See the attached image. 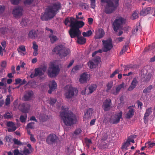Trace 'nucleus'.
I'll use <instances>...</instances> for the list:
<instances>
[{
  "mask_svg": "<svg viewBox=\"0 0 155 155\" xmlns=\"http://www.w3.org/2000/svg\"><path fill=\"white\" fill-rule=\"evenodd\" d=\"M135 68V67L134 64H130L125 66L124 70L126 71L127 70H129L130 69H134Z\"/></svg>",
  "mask_w": 155,
  "mask_h": 155,
  "instance_id": "40",
  "label": "nucleus"
},
{
  "mask_svg": "<svg viewBox=\"0 0 155 155\" xmlns=\"http://www.w3.org/2000/svg\"><path fill=\"white\" fill-rule=\"evenodd\" d=\"M70 25V27L71 28L69 31V33L70 35L71 36H78L79 34L81 32L79 28L83 27L84 25V22L82 21H74V18L71 17Z\"/></svg>",
  "mask_w": 155,
  "mask_h": 155,
  "instance_id": "1",
  "label": "nucleus"
},
{
  "mask_svg": "<svg viewBox=\"0 0 155 155\" xmlns=\"http://www.w3.org/2000/svg\"><path fill=\"white\" fill-rule=\"evenodd\" d=\"M119 72V71L118 69L116 70L114 72L111 74L110 76V77L111 78H112L114 77V76L116 74H118Z\"/></svg>",
  "mask_w": 155,
  "mask_h": 155,
  "instance_id": "55",
  "label": "nucleus"
},
{
  "mask_svg": "<svg viewBox=\"0 0 155 155\" xmlns=\"http://www.w3.org/2000/svg\"><path fill=\"white\" fill-rule=\"evenodd\" d=\"M92 111L93 110L91 108H89L87 109L86 113L84 115V118L86 119L91 118Z\"/></svg>",
  "mask_w": 155,
  "mask_h": 155,
  "instance_id": "26",
  "label": "nucleus"
},
{
  "mask_svg": "<svg viewBox=\"0 0 155 155\" xmlns=\"http://www.w3.org/2000/svg\"><path fill=\"white\" fill-rule=\"evenodd\" d=\"M88 65L90 68H95L97 66L96 64L92 60L90 61L88 63Z\"/></svg>",
  "mask_w": 155,
  "mask_h": 155,
  "instance_id": "33",
  "label": "nucleus"
},
{
  "mask_svg": "<svg viewBox=\"0 0 155 155\" xmlns=\"http://www.w3.org/2000/svg\"><path fill=\"white\" fill-rule=\"evenodd\" d=\"M32 48L34 50H38V46L37 44L36 43L35 41H34L32 43Z\"/></svg>",
  "mask_w": 155,
  "mask_h": 155,
  "instance_id": "54",
  "label": "nucleus"
},
{
  "mask_svg": "<svg viewBox=\"0 0 155 155\" xmlns=\"http://www.w3.org/2000/svg\"><path fill=\"white\" fill-rule=\"evenodd\" d=\"M137 103L138 105V107H140V108L141 109H142V107L143 106V104L142 102L139 101H137Z\"/></svg>",
  "mask_w": 155,
  "mask_h": 155,
  "instance_id": "61",
  "label": "nucleus"
},
{
  "mask_svg": "<svg viewBox=\"0 0 155 155\" xmlns=\"http://www.w3.org/2000/svg\"><path fill=\"white\" fill-rule=\"evenodd\" d=\"M128 48V46L127 45H125L124 46L123 49L121 50L120 52L121 55L123 54L127 51V48Z\"/></svg>",
  "mask_w": 155,
  "mask_h": 155,
  "instance_id": "52",
  "label": "nucleus"
},
{
  "mask_svg": "<svg viewBox=\"0 0 155 155\" xmlns=\"http://www.w3.org/2000/svg\"><path fill=\"white\" fill-rule=\"evenodd\" d=\"M13 153L14 155H18L19 154H21L19 150L18 149H15L14 150Z\"/></svg>",
  "mask_w": 155,
  "mask_h": 155,
  "instance_id": "64",
  "label": "nucleus"
},
{
  "mask_svg": "<svg viewBox=\"0 0 155 155\" xmlns=\"http://www.w3.org/2000/svg\"><path fill=\"white\" fill-rule=\"evenodd\" d=\"M9 31V29L5 27L0 28V33L4 35Z\"/></svg>",
  "mask_w": 155,
  "mask_h": 155,
  "instance_id": "38",
  "label": "nucleus"
},
{
  "mask_svg": "<svg viewBox=\"0 0 155 155\" xmlns=\"http://www.w3.org/2000/svg\"><path fill=\"white\" fill-rule=\"evenodd\" d=\"M152 112V108L151 107L148 108L146 110L143 118L144 123L145 124L147 123L148 117L151 114Z\"/></svg>",
  "mask_w": 155,
  "mask_h": 155,
  "instance_id": "19",
  "label": "nucleus"
},
{
  "mask_svg": "<svg viewBox=\"0 0 155 155\" xmlns=\"http://www.w3.org/2000/svg\"><path fill=\"white\" fill-rule=\"evenodd\" d=\"M12 114L9 112L5 113L4 115V118L7 119H11L12 117Z\"/></svg>",
  "mask_w": 155,
  "mask_h": 155,
  "instance_id": "36",
  "label": "nucleus"
},
{
  "mask_svg": "<svg viewBox=\"0 0 155 155\" xmlns=\"http://www.w3.org/2000/svg\"><path fill=\"white\" fill-rule=\"evenodd\" d=\"M47 67L45 66H41L38 68H35V75L36 76H41L43 75Z\"/></svg>",
  "mask_w": 155,
  "mask_h": 155,
  "instance_id": "9",
  "label": "nucleus"
},
{
  "mask_svg": "<svg viewBox=\"0 0 155 155\" xmlns=\"http://www.w3.org/2000/svg\"><path fill=\"white\" fill-rule=\"evenodd\" d=\"M89 76L86 73H84L81 75L79 81L81 83H84L87 82L89 79Z\"/></svg>",
  "mask_w": 155,
  "mask_h": 155,
  "instance_id": "17",
  "label": "nucleus"
},
{
  "mask_svg": "<svg viewBox=\"0 0 155 155\" xmlns=\"http://www.w3.org/2000/svg\"><path fill=\"white\" fill-rule=\"evenodd\" d=\"M23 9L21 7L15 8L13 10L12 14L16 18L20 17L22 15Z\"/></svg>",
  "mask_w": 155,
  "mask_h": 155,
  "instance_id": "11",
  "label": "nucleus"
},
{
  "mask_svg": "<svg viewBox=\"0 0 155 155\" xmlns=\"http://www.w3.org/2000/svg\"><path fill=\"white\" fill-rule=\"evenodd\" d=\"M57 86V84L53 80L51 81L49 84V94H51L52 91H55Z\"/></svg>",
  "mask_w": 155,
  "mask_h": 155,
  "instance_id": "18",
  "label": "nucleus"
},
{
  "mask_svg": "<svg viewBox=\"0 0 155 155\" xmlns=\"http://www.w3.org/2000/svg\"><path fill=\"white\" fill-rule=\"evenodd\" d=\"M138 17V16L137 13L135 12L132 14L131 16V18L133 20H134L137 18Z\"/></svg>",
  "mask_w": 155,
  "mask_h": 155,
  "instance_id": "51",
  "label": "nucleus"
},
{
  "mask_svg": "<svg viewBox=\"0 0 155 155\" xmlns=\"http://www.w3.org/2000/svg\"><path fill=\"white\" fill-rule=\"evenodd\" d=\"M130 144V143L128 142L127 140L125 142H124L121 148L122 149L127 148V147H128Z\"/></svg>",
  "mask_w": 155,
  "mask_h": 155,
  "instance_id": "42",
  "label": "nucleus"
},
{
  "mask_svg": "<svg viewBox=\"0 0 155 155\" xmlns=\"http://www.w3.org/2000/svg\"><path fill=\"white\" fill-rule=\"evenodd\" d=\"M34 0H25L24 4L26 5H30L33 2Z\"/></svg>",
  "mask_w": 155,
  "mask_h": 155,
  "instance_id": "57",
  "label": "nucleus"
},
{
  "mask_svg": "<svg viewBox=\"0 0 155 155\" xmlns=\"http://www.w3.org/2000/svg\"><path fill=\"white\" fill-rule=\"evenodd\" d=\"M104 34V31L103 29H102L97 33L96 36H95V38L97 39L101 38L103 37Z\"/></svg>",
  "mask_w": 155,
  "mask_h": 155,
  "instance_id": "29",
  "label": "nucleus"
},
{
  "mask_svg": "<svg viewBox=\"0 0 155 155\" xmlns=\"http://www.w3.org/2000/svg\"><path fill=\"white\" fill-rule=\"evenodd\" d=\"M111 100L106 99L103 102L102 107L104 111L110 110L111 108Z\"/></svg>",
  "mask_w": 155,
  "mask_h": 155,
  "instance_id": "14",
  "label": "nucleus"
},
{
  "mask_svg": "<svg viewBox=\"0 0 155 155\" xmlns=\"http://www.w3.org/2000/svg\"><path fill=\"white\" fill-rule=\"evenodd\" d=\"M42 21H47L48 19V7H47L45 12L42 13L41 17Z\"/></svg>",
  "mask_w": 155,
  "mask_h": 155,
  "instance_id": "21",
  "label": "nucleus"
},
{
  "mask_svg": "<svg viewBox=\"0 0 155 155\" xmlns=\"http://www.w3.org/2000/svg\"><path fill=\"white\" fill-rule=\"evenodd\" d=\"M145 145H147L148 148H151L155 146V142H153L152 141H149L145 143Z\"/></svg>",
  "mask_w": 155,
  "mask_h": 155,
  "instance_id": "35",
  "label": "nucleus"
},
{
  "mask_svg": "<svg viewBox=\"0 0 155 155\" xmlns=\"http://www.w3.org/2000/svg\"><path fill=\"white\" fill-rule=\"evenodd\" d=\"M51 71H49V77H55L59 73L60 69L58 65H55L54 63L51 62L50 65Z\"/></svg>",
  "mask_w": 155,
  "mask_h": 155,
  "instance_id": "6",
  "label": "nucleus"
},
{
  "mask_svg": "<svg viewBox=\"0 0 155 155\" xmlns=\"http://www.w3.org/2000/svg\"><path fill=\"white\" fill-rule=\"evenodd\" d=\"M60 116L65 125L67 126H71L76 122L77 119L75 114L71 112L69 113L68 110L61 112Z\"/></svg>",
  "mask_w": 155,
  "mask_h": 155,
  "instance_id": "2",
  "label": "nucleus"
},
{
  "mask_svg": "<svg viewBox=\"0 0 155 155\" xmlns=\"http://www.w3.org/2000/svg\"><path fill=\"white\" fill-rule=\"evenodd\" d=\"M61 8V4L57 2L53 4L51 6H49V19L54 18L56 15L57 11Z\"/></svg>",
  "mask_w": 155,
  "mask_h": 155,
  "instance_id": "4",
  "label": "nucleus"
},
{
  "mask_svg": "<svg viewBox=\"0 0 155 155\" xmlns=\"http://www.w3.org/2000/svg\"><path fill=\"white\" fill-rule=\"evenodd\" d=\"M27 118V114L25 115V116L23 115H21L20 117V120L22 123H24L25 122Z\"/></svg>",
  "mask_w": 155,
  "mask_h": 155,
  "instance_id": "47",
  "label": "nucleus"
},
{
  "mask_svg": "<svg viewBox=\"0 0 155 155\" xmlns=\"http://www.w3.org/2000/svg\"><path fill=\"white\" fill-rule=\"evenodd\" d=\"M30 106L28 104L23 103L19 105L18 108L22 112L26 113L29 112Z\"/></svg>",
  "mask_w": 155,
  "mask_h": 155,
  "instance_id": "13",
  "label": "nucleus"
},
{
  "mask_svg": "<svg viewBox=\"0 0 155 155\" xmlns=\"http://www.w3.org/2000/svg\"><path fill=\"white\" fill-rule=\"evenodd\" d=\"M90 1H91V8L93 9H94L96 6V0H90Z\"/></svg>",
  "mask_w": 155,
  "mask_h": 155,
  "instance_id": "56",
  "label": "nucleus"
},
{
  "mask_svg": "<svg viewBox=\"0 0 155 155\" xmlns=\"http://www.w3.org/2000/svg\"><path fill=\"white\" fill-rule=\"evenodd\" d=\"M5 7L4 6L0 5V14L2 13L4 11Z\"/></svg>",
  "mask_w": 155,
  "mask_h": 155,
  "instance_id": "63",
  "label": "nucleus"
},
{
  "mask_svg": "<svg viewBox=\"0 0 155 155\" xmlns=\"http://www.w3.org/2000/svg\"><path fill=\"white\" fill-rule=\"evenodd\" d=\"M81 32H80V34H79V35L78 36H71V35H70V36L71 38H77V42L78 44L81 45H83L86 42V38L84 37L81 36H80L81 35Z\"/></svg>",
  "mask_w": 155,
  "mask_h": 155,
  "instance_id": "16",
  "label": "nucleus"
},
{
  "mask_svg": "<svg viewBox=\"0 0 155 155\" xmlns=\"http://www.w3.org/2000/svg\"><path fill=\"white\" fill-rule=\"evenodd\" d=\"M113 85V82L110 81L108 82L106 85L107 88L106 90V92L107 93L109 92L111 90Z\"/></svg>",
  "mask_w": 155,
  "mask_h": 155,
  "instance_id": "32",
  "label": "nucleus"
},
{
  "mask_svg": "<svg viewBox=\"0 0 155 155\" xmlns=\"http://www.w3.org/2000/svg\"><path fill=\"white\" fill-rule=\"evenodd\" d=\"M151 10V8L150 7L143 8L140 12V15L145 16L150 13Z\"/></svg>",
  "mask_w": 155,
  "mask_h": 155,
  "instance_id": "25",
  "label": "nucleus"
},
{
  "mask_svg": "<svg viewBox=\"0 0 155 155\" xmlns=\"http://www.w3.org/2000/svg\"><path fill=\"white\" fill-rule=\"evenodd\" d=\"M124 84H120L117 86L116 88V91L117 94L119 93L121 89L123 87Z\"/></svg>",
  "mask_w": 155,
  "mask_h": 155,
  "instance_id": "50",
  "label": "nucleus"
},
{
  "mask_svg": "<svg viewBox=\"0 0 155 155\" xmlns=\"http://www.w3.org/2000/svg\"><path fill=\"white\" fill-rule=\"evenodd\" d=\"M127 140L128 141V142H129L130 143V142H132L133 143H135V141L132 138L131 136H129L127 138Z\"/></svg>",
  "mask_w": 155,
  "mask_h": 155,
  "instance_id": "58",
  "label": "nucleus"
},
{
  "mask_svg": "<svg viewBox=\"0 0 155 155\" xmlns=\"http://www.w3.org/2000/svg\"><path fill=\"white\" fill-rule=\"evenodd\" d=\"M122 112L120 111L118 113L112 116L110 120V122L112 124L118 123L120 121V119L122 117Z\"/></svg>",
  "mask_w": 155,
  "mask_h": 155,
  "instance_id": "8",
  "label": "nucleus"
},
{
  "mask_svg": "<svg viewBox=\"0 0 155 155\" xmlns=\"http://www.w3.org/2000/svg\"><path fill=\"white\" fill-rule=\"evenodd\" d=\"M56 101V100L54 98L51 99L50 101V104L51 105H53L54 104Z\"/></svg>",
  "mask_w": 155,
  "mask_h": 155,
  "instance_id": "62",
  "label": "nucleus"
},
{
  "mask_svg": "<svg viewBox=\"0 0 155 155\" xmlns=\"http://www.w3.org/2000/svg\"><path fill=\"white\" fill-rule=\"evenodd\" d=\"M49 38H50L51 42L52 43H54L58 40V38L56 36L52 35L51 34L49 36Z\"/></svg>",
  "mask_w": 155,
  "mask_h": 155,
  "instance_id": "34",
  "label": "nucleus"
},
{
  "mask_svg": "<svg viewBox=\"0 0 155 155\" xmlns=\"http://www.w3.org/2000/svg\"><path fill=\"white\" fill-rule=\"evenodd\" d=\"M138 83V81L136 78H133L130 85L127 89V90L129 91H131L133 90L137 86Z\"/></svg>",
  "mask_w": 155,
  "mask_h": 155,
  "instance_id": "20",
  "label": "nucleus"
},
{
  "mask_svg": "<svg viewBox=\"0 0 155 155\" xmlns=\"http://www.w3.org/2000/svg\"><path fill=\"white\" fill-rule=\"evenodd\" d=\"M33 94L32 91H29L26 93L24 96V99L25 101L29 100L32 97Z\"/></svg>",
  "mask_w": 155,
  "mask_h": 155,
  "instance_id": "27",
  "label": "nucleus"
},
{
  "mask_svg": "<svg viewBox=\"0 0 155 155\" xmlns=\"http://www.w3.org/2000/svg\"><path fill=\"white\" fill-rule=\"evenodd\" d=\"M102 42L104 52H107L113 47L112 40L111 38L106 40H103Z\"/></svg>",
  "mask_w": 155,
  "mask_h": 155,
  "instance_id": "7",
  "label": "nucleus"
},
{
  "mask_svg": "<svg viewBox=\"0 0 155 155\" xmlns=\"http://www.w3.org/2000/svg\"><path fill=\"white\" fill-rule=\"evenodd\" d=\"M131 107V106H130L128 107V109L129 110L126 114V117L128 119L132 118L134 115V110Z\"/></svg>",
  "mask_w": 155,
  "mask_h": 155,
  "instance_id": "23",
  "label": "nucleus"
},
{
  "mask_svg": "<svg viewBox=\"0 0 155 155\" xmlns=\"http://www.w3.org/2000/svg\"><path fill=\"white\" fill-rule=\"evenodd\" d=\"M31 152L28 149L26 148H24V149L22 153L23 155H28Z\"/></svg>",
  "mask_w": 155,
  "mask_h": 155,
  "instance_id": "48",
  "label": "nucleus"
},
{
  "mask_svg": "<svg viewBox=\"0 0 155 155\" xmlns=\"http://www.w3.org/2000/svg\"><path fill=\"white\" fill-rule=\"evenodd\" d=\"M92 61L97 66L98 64L101 61V58L99 56H97Z\"/></svg>",
  "mask_w": 155,
  "mask_h": 155,
  "instance_id": "46",
  "label": "nucleus"
},
{
  "mask_svg": "<svg viewBox=\"0 0 155 155\" xmlns=\"http://www.w3.org/2000/svg\"><path fill=\"white\" fill-rule=\"evenodd\" d=\"M6 126L8 127H11L8 128V132H14L15 131L17 128L15 126V123L12 121H9L7 122Z\"/></svg>",
  "mask_w": 155,
  "mask_h": 155,
  "instance_id": "15",
  "label": "nucleus"
},
{
  "mask_svg": "<svg viewBox=\"0 0 155 155\" xmlns=\"http://www.w3.org/2000/svg\"><path fill=\"white\" fill-rule=\"evenodd\" d=\"M119 0H101V2L106 3L104 12L107 14L112 13L118 6Z\"/></svg>",
  "mask_w": 155,
  "mask_h": 155,
  "instance_id": "3",
  "label": "nucleus"
},
{
  "mask_svg": "<svg viewBox=\"0 0 155 155\" xmlns=\"http://www.w3.org/2000/svg\"><path fill=\"white\" fill-rule=\"evenodd\" d=\"M28 22V19L25 18L22 19L20 24L22 26H25L27 25Z\"/></svg>",
  "mask_w": 155,
  "mask_h": 155,
  "instance_id": "37",
  "label": "nucleus"
},
{
  "mask_svg": "<svg viewBox=\"0 0 155 155\" xmlns=\"http://www.w3.org/2000/svg\"><path fill=\"white\" fill-rule=\"evenodd\" d=\"M17 50L19 53H21V51L24 52L25 51H26L25 46L22 45H21L18 48Z\"/></svg>",
  "mask_w": 155,
  "mask_h": 155,
  "instance_id": "45",
  "label": "nucleus"
},
{
  "mask_svg": "<svg viewBox=\"0 0 155 155\" xmlns=\"http://www.w3.org/2000/svg\"><path fill=\"white\" fill-rule=\"evenodd\" d=\"M126 22V19L121 17L117 18L114 21L113 24V27L114 30L115 31L121 28L123 25Z\"/></svg>",
  "mask_w": 155,
  "mask_h": 155,
  "instance_id": "5",
  "label": "nucleus"
},
{
  "mask_svg": "<svg viewBox=\"0 0 155 155\" xmlns=\"http://www.w3.org/2000/svg\"><path fill=\"white\" fill-rule=\"evenodd\" d=\"M12 3L13 5H18L21 0H10Z\"/></svg>",
  "mask_w": 155,
  "mask_h": 155,
  "instance_id": "59",
  "label": "nucleus"
},
{
  "mask_svg": "<svg viewBox=\"0 0 155 155\" xmlns=\"http://www.w3.org/2000/svg\"><path fill=\"white\" fill-rule=\"evenodd\" d=\"M35 123L34 122H31L28 124L27 125V127L28 129H33L35 127Z\"/></svg>",
  "mask_w": 155,
  "mask_h": 155,
  "instance_id": "44",
  "label": "nucleus"
},
{
  "mask_svg": "<svg viewBox=\"0 0 155 155\" xmlns=\"http://www.w3.org/2000/svg\"><path fill=\"white\" fill-rule=\"evenodd\" d=\"M151 78V76L149 75H147L145 76V77L144 78V79H142V80H143V82H146L148 81Z\"/></svg>",
  "mask_w": 155,
  "mask_h": 155,
  "instance_id": "49",
  "label": "nucleus"
},
{
  "mask_svg": "<svg viewBox=\"0 0 155 155\" xmlns=\"http://www.w3.org/2000/svg\"><path fill=\"white\" fill-rule=\"evenodd\" d=\"M70 53V50L69 49H66L64 47L59 55L60 57L62 58L68 55Z\"/></svg>",
  "mask_w": 155,
  "mask_h": 155,
  "instance_id": "22",
  "label": "nucleus"
},
{
  "mask_svg": "<svg viewBox=\"0 0 155 155\" xmlns=\"http://www.w3.org/2000/svg\"><path fill=\"white\" fill-rule=\"evenodd\" d=\"M49 139L52 143H55L57 141L58 137L54 134H52L49 135Z\"/></svg>",
  "mask_w": 155,
  "mask_h": 155,
  "instance_id": "30",
  "label": "nucleus"
},
{
  "mask_svg": "<svg viewBox=\"0 0 155 155\" xmlns=\"http://www.w3.org/2000/svg\"><path fill=\"white\" fill-rule=\"evenodd\" d=\"M64 48L63 46L60 45L56 46L53 50V51L56 54L59 55Z\"/></svg>",
  "mask_w": 155,
  "mask_h": 155,
  "instance_id": "24",
  "label": "nucleus"
},
{
  "mask_svg": "<svg viewBox=\"0 0 155 155\" xmlns=\"http://www.w3.org/2000/svg\"><path fill=\"white\" fill-rule=\"evenodd\" d=\"M5 139L6 140L7 142L9 143L11 142L12 138L9 136H7L5 137Z\"/></svg>",
  "mask_w": 155,
  "mask_h": 155,
  "instance_id": "60",
  "label": "nucleus"
},
{
  "mask_svg": "<svg viewBox=\"0 0 155 155\" xmlns=\"http://www.w3.org/2000/svg\"><path fill=\"white\" fill-rule=\"evenodd\" d=\"M92 34V32L91 30H88L86 32H83L82 33V35L84 37H89Z\"/></svg>",
  "mask_w": 155,
  "mask_h": 155,
  "instance_id": "43",
  "label": "nucleus"
},
{
  "mask_svg": "<svg viewBox=\"0 0 155 155\" xmlns=\"http://www.w3.org/2000/svg\"><path fill=\"white\" fill-rule=\"evenodd\" d=\"M13 141L14 142V144L16 145L19 146L24 145L26 144L25 143H22L18 139L16 138H14L13 140Z\"/></svg>",
  "mask_w": 155,
  "mask_h": 155,
  "instance_id": "31",
  "label": "nucleus"
},
{
  "mask_svg": "<svg viewBox=\"0 0 155 155\" xmlns=\"http://www.w3.org/2000/svg\"><path fill=\"white\" fill-rule=\"evenodd\" d=\"M155 48V43H153L152 45H150L148 47L146 48L144 50V51H147L148 50H151Z\"/></svg>",
  "mask_w": 155,
  "mask_h": 155,
  "instance_id": "39",
  "label": "nucleus"
},
{
  "mask_svg": "<svg viewBox=\"0 0 155 155\" xmlns=\"http://www.w3.org/2000/svg\"><path fill=\"white\" fill-rule=\"evenodd\" d=\"M97 87V86L95 84H93L90 85L88 87L89 92L88 94H92L96 90Z\"/></svg>",
  "mask_w": 155,
  "mask_h": 155,
  "instance_id": "28",
  "label": "nucleus"
},
{
  "mask_svg": "<svg viewBox=\"0 0 155 155\" xmlns=\"http://www.w3.org/2000/svg\"><path fill=\"white\" fill-rule=\"evenodd\" d=\"M45 116V115H41L39 117L40 121L43 122L47 120V118Z\"/></svg>",
  "mask_w": 155,
  "mask_h": 155,
  "instance_id": "53",
  "label": "nucleus"
},
{
  "mask_svg": "<svg viewBox=\"0 0 155 155\" xmlns=\"http://www.w3.org/2000/svg\"><path fill=\"white\" fill-rule=\"evenodd\" d=\"M40 32L43 33L42 32L39 31L38 30H32L29 32L28 37L32 39H35L37 37L40 38L41 36V35H39V33Z\"/></svg>",
  "mask_w": 155,
  "mask_h": 155,
  "instance_id": "12",
  "label": "nucleus"
},
{
  "mask_svg": "<svg viewBox=\"0 0 155 155\" xmlns=\"http://www.w3.org/2000/svg\"><path fill=\"white\" fill-rule=\"evenodd\" d=\"M75 89L74 88L70 86L69 88L66 91L64 94V96L67 99H70L73 98L74 95Z\"/></svg>",
  "mask_w": 155,
  "mask_h": 155,
  "instance_id": "10",
  "label": "nucleus"
},
{
  "mask_svg": "<svg viewBox=\"0 0 155 155\" xmlns=\"http://www.w3.org/2000/svg\"><path fill=\"white\" fill-rule=\"evenodd\" d=\"M152 88V85H150L146 88L144 89L143 91V93L145 94L149 93L150 92Z\"/></svg>",
  "mask_w": 155,
  "mask_h": 155,
  "instance_id": "41",
  "label": "nucleus"
}]
</instances>
